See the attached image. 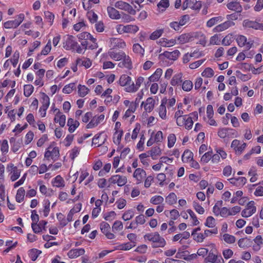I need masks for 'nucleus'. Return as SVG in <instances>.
Segmentation results:
<instances>
[{
    "instance_id": "36",
    "label": "nucleus",
    "mask_w": 263,
    "mask_h": 263,
    "mask_svg": "<svg viewBox=\"0 0 263 263\" xmlns=\"http://www.w3.org/2000/svg\"><path fill=\"white\" fill-rule=\"evenodd\" d=\"M25 191L23 187H20L18 189L15 196L16 201L17 202H21L24 200Z\"/></svg>"
},
{
    "instance_id": "57",
    "label": "nucleus",
    "mask_w": 263,
    "mask_h": 263,
    "mask_svg": "<svg viewBox=\"0 0 263 263\" xmlns=\"http://www.w3.org/2000/svg\"><path fill=\"white\" fill-rule=\"evenodd\" d=\"M134 212L132 210L126 211L122 215V218L125 221H127L133 218Z\"/></svg>"
},
{
    "instance_id": "1",
    "label": "nucleus",
    "mask_w": 263,
    "mask_h": 263,
    "mask_svg": "<svg viewBox=\"0 0 263 263\" xmlns=\"http://www.w3.org/2000/svg\"><path fill=\"white\" fill-rule=\"evenodd\" d=\"M144 238L153 242V248L163 247L166 244L164 239L158 232L146 234L144 236Z\"/></svg>"
},
{
    "instance_id": "32",
    "label": "nucleus",
    "mask_w": 263,
    "mask_h": 263,
    "mask_svg": "<svg viewBox=\"0 0 263 263\" xmlns=\"http://www.w3.org/2000/svg\"><path fill=\"white\" fill-rule=\"evenodd\" d=\"M12 151L15 153L18 151L21 147V143L19 141H16L14 138H11L10 139Z\"/></svg>"
},
{
    "instance_id": "59",
    "label": "nucleus",
    "mask_w": 263,
    "mask_h": 263,
    "mask_svg": "<svg viewBox=\"0 0 263 263\" xmlns=\"http://www.w3.org/2000/svg\"><path fill=\"white\" fill-rule=\"evenodd\" d=\"M219 256L215 254L213 252H210L208 256L204 259L205 262H211L213 263L216 259H217Z\"/></svg>"
},
{
    "instance_id": "35",
    "label": "nucleus",
    "mask_w": 263,
    "mask_h": 263,
    "mask_svg": "<svg viewBox=\"0 0 263 263\" xmlns=\"http://www.w3.org/2000/svg\"><path fill=\"white\" fill-rule=\"evenodd\" d=\"M182 74L179 73L174 75L171 80V84L173 86L179 85L182 82Z\"/></svg>"
},
{
    "instance_id": "42",
    "label": "nucleus",
    "mask_w": 263,
    "mask_h": 263,
    "mask_svg": "<svg viewBox=\"0 0 263 263\" xmlns=\"http://www.w3.org/2000/svg\"><path fill=\"white\" fill-rule=\"evenodd\" d=\"M190 236V234L189 232L185 231L183 232L182 233L178 234L175 235L173 237V241H178L179 239H188Z\"/></svg>"
},
{
    "instance_id": "58",
    "label": "nucleus",
    "mask_w": 263,
    "mask_h": 263,
    "mask_svg": "<svg viewBox=\"0 0 263 263\" xmlns=\"http://www.w3.org/2000/svg\"><path fill=\"white\" fill-rule=\"evenodd\" d=\"M123 226L121 221L117 220L116 221L112 226V231L114 232L121 231L123 229Z\"/></svg>"
},
{
    "instance_id": "64",
    "label": "nucleus",
    "mask_w": 263,
    "mask_h": 263,
    "mask_svg": "<svg viewBox=\"0 0 263 263\" xmlns=\"http://www.w3.org/2000/svg\"><path fill=\"white\" fill-rule=\"evenodd\" d=\"M87 16L89 21L91 23H94L97 22L98 19V15L92 11H89L87 13Z\"/></svg>"
},
{
    "instance_id": "26",
    "label": "nucleus",
    "mask_w": 263,
    "mask_h": 263,
    "mask_svg": "<svg viewBox=\"0 0 263 263\" xmlns=\"http://www.w3.org/2000/svg\"><path fill=\"white\" fill-rule=\"evenodd\" d=\"M192 37V36L190 33H184L179 35L177 38L176 41H177L179 44H183L189 42Z\"/></svg>"
},
{
    "instance_id": "27",
    "label": "nucleus",
    "mask_w": 263,
    "mask_h": 263,
    "mask_svg": "<svg viewBox=\"0 0 263 263\" xmlns=\"http://www.w3.org/2000/svg\"><path fill=\"white\" fill-rule=\"evenodd\" d=\"M77 65L83 66L86 68H89L91 65V61L89 59L87 58H82L78 59L76 60Z\"/></svg>"
},
{
    "instance_id": "56",
    "label": "nucleus",
    "mask_w": 263,
    "mask_h": 263,
    "mask_svg": "<svg viewBox=\"0 0 263 263\" xmlns=\"http://www.w3.org/2000/svg\"><path fill=\"white\" fill-rule=\"evenodd\" d=\"M51 159L53 161H56L58 160L60 156V153H59V149L58 147H53L52 146V148L51 149Z\"/></svg>"
},
{
    "instance_id": "23",
    "label": "nucleus",
    "mask_w": 263,
    "mask_h": 263,
    "mask_svg": "<svg viewBox=\"0 0 263 263\" xmlns=\"http://www.w3.org/2000/svg\"><path fill=\"white\" fill-rule=\"evenodd\" d=\"M146 172L142 168H138L135 171L133 177L138 181V183H140L143 179L146 177Z\"/></svg>"
},
{
    "instance_id": "38",
    "label": "nucleus",
    "mask_w": 263,
    "mask_h": 263,
    "mask_svg": "<svg viewBox=\"0 0 263 263\" xmlns=\"http://www.w3.org/2000/svg\"><path fill=\"white\" fill-rule=\"evenodd\" d=\"M222 239L229 244L233 243L236 241V238L234 236L228 233L224 234L222 236Z\"/></svg>"
},
{
    "instance_id": "63",
    "label": "nucleus",
    "mask_w": 263,
    "mask_h": 263,
    "mask_svg": "<svg viewBox=\"0 0 263 263\" xmlns=\"http://www.w3.org/2000/svg\"><path fill=\"white\" fill-rule=\"evenodd\" d=\"M233 41V37L232 34H229L226 35L222 41V44L224 46L230 45Z\"/></svg>"
},
{
    "instance_id": "48",
    "label": "nucleus",
    "mask_w": 263,
    "mask_h": 263,
    "mask_svg": "<svg viewBox=\"0 0 263 263\" xmlns=\"http://www.w3.org/2000/svg\"><path fill=\"white\" fill-rule=\"evenodd\" d=\"M41 253V251L35 249H32L29 251V256L32 260L35 261Z\"/></svg>"
},
{
    "instance_id": "51",
    "label": "nucleus",
    "mask_w": 263,
    "mask_h": 263,
    "mask_svg": "<svg viewBox=\"0 0 263 263\" xmlns=\"http://www.w3.org/2000/svg\"><path fill=\"white\" fill-rule=\"evenodd\" d=\"M11 180L12 181H14L17 180L20 176V171L16 167H14L11 172Z\"/></svg>"
},
{
    "instance_id": "12",
    "label": "nucleus",
    "mask_w": 263,
    "mask_h": 263,
    "mask_svg": "<svg viewBox=\"0 0 263 263\" xmlns=\"http://www.w3.org/2000/svg\"><path fill=\"white\" fill-rule=\"evenodd\" d=\"M144 78L142 77H139L136 80V84L133 82L132 85L129 86L127 89L129 91V92H136L140 87L141 85L144 82Z\"/></svg>"
},
{
    "instance_id": "6",
    "label": "nucleus",
    "mask_w": 263,
    "mask_h": 263,
    "mask_svg": "<svg viewBox=\"0 0 263 263\" xmlns=\"http://www.w3.org/2000/svg\"><path fill=\"white\" fill-rule=\"evenodd\" d=\"M256 208L255 206V202L251 201L247 205V207L241 212V216L243 217L247 218L256 212Z\"/></svg>"
},
{
    "instance_id": "44",
    "label": "nucleus",
    "mask_w": 263,
    "mask_h": 263,
    "mask_svg": "<svg viewBox=\"0 0 263 263\" xmlns=\"http://www.w3.org/2000/svg\"><path fill=\"white\" fill-rule=\"evenodd\" d=\"M193 87V83L190 80H185L182 82V88L185 91H191Z\"/></svg>"
},
{
    "instance_id": "2",
    "label": "nucleus",
    "mask_w": 263,
    "mask_h": 263,
    "mask_svg": "<svg viewBox=\"0 0 263 263\" xmlns=\"http://www.w3.org/2000/svg\"><path fill=\"white\" fill-rule=\"evenodd\" d=\"M63 47L66 50H72L76 51L78 53L83 52V49L78 44L72 35H67L65 42L63 43Z\"/></svg>"
},
{
    "instance_id": "37",
    "label": "nucleus",
    "mask_w": 263,
    "mask_h": 263,
    "mask_svg": "<svg viewBox=\"0 0 263 263\" xmlns=\"http://www.w3.org/2000/svg\"><path fill=\"white\" fill-rule=\"evenodd\" d=\"M52 183L53 185L57 187H64L65 185L64 180L60 175H58L54 178Z\"/></svg>"
},
{
    "instance_id": "13",
    "label": "nucleus",
    "mask_w": 263,
    "mask_h": 263,
    "mask_svg": "<svg viewBox=\"0 0 263 263\" xmlns=\"http://www.w3.org/2000/svg\"><path fill=\"white\" fill-rule=\"evenodd\" d=\"M155 104V100L153 98L149 97L146 99L145 102H142L141 106H144V110L146 112H150L153 110Z\"/></svg>"
},
{
    "instance_id": "5",
    "label": "nucleus",
    "mask_w": 263,
    "mask_h": 263,
    "mask_svg": "<svg viewBox=\"0 0 263 263\" xmlns=\"http://www.w3.org/2000/svg\"><path fill=\"white\" fill-rule=\"evenodd\" d=\"M24 17V14L21 13L14 20L8 21L4 23V27L6 29L16 28L22 23Z\"/></svg>"
},
{
    "instance_id": "53",
    "label": "nucleus",
    "mask_w": 263,
    "mask_h": 263,
    "mask_svg": "<svg viewBox=\"0 0 263 263\" xmlns=\"http://www.w3.org/2000/svg\"><path fill=\"white\" fill-rule=\"evenodd\" d=\"M214 74V70L210 67L206 68L201 73L202 76L205 78H211Z\"/></svg>"
},
{
    "instance_id": "50",
    "label": "nucleus",
    "mask_w": 263,
    "mask_h": 263,
    "mask_svg": "<svg viewBox=\"0 0 263 263\" xmlns=\"http://www.w3.org/2000/svg\"><path fill=\"white\" fill-rule=\"evenodd\" d=\"M204 224L209 228H214L216 226L215 219L212 216H209L207 217Z\"/></svg>"
},
{
    "instance_id": "62",
    "label": "nucleus",
    "mask_w": 263,
    "mask_h": 263,
    "mask_svg": "<svg viewBox=\"0 0 263 263\" xmlns=\"http://www.w3.org/2000/svg\"><path fill=\"white\" fill-rule=\"evenodd\" d=\"M236 41L239 47H243L246 45L247 39L245 36L240 35L237 36Z\"/></svg>"
},
{
    "instance_id": "40",
    "label": "nucleus",
    "mask_w": 263,
    "mask_h": 263,
    "mask_svg": "<svg viewBox=\"0 0 263 263\" xmlns=\"http://www.w3.org/2000/svg\"><path fill=\"white\" fill-rule=\"evenodd\" d=\"M222 201H218L213 208V212L216 216L220 215V210L222 206Z\"/></svg>"
},
{
    "instance_id": "41",
    "label": "nucleus",
    "mask_w": 263,
    "mask_h": 263,
    "mask_svg": "<svg viewBox=\"0 0 263 263\" xmlns=\"http://www.w3.org/2000/svg\"><path fill=\"white\" fill-rule=\"evenodd\" d=\"M78 94L81 97H85L89 92V89L85 85L79 84L78 86Z\"/></svg>"
},
{
    "instance_id": "54",
    "label": "nucleus",
    "mask_w": 263,
    "mask_h": 263,
    "mask_svg": "<svg viewBox=\"0 0 263 263\" xmlns=\"http://www.w3.org/2000/svg\"><path fill=\"white\" fill-rule=\"evenodd\" d=\"M76 88V84L71 83L64 86L63 89V92L64 93H70Z\"/></svg>"
},
{
    "instance_id": "49",
    "label": "nucleus",
    "mask_w": 263,
    "mask_h": 263,
    "mask_svg": "<svg viewBox=\"0 0 263 263\" xmlns=\"http://www.w3.org/2000/svg\"><path fill=\"white\" fill-rule=\"evenodd\" d=\"M170 5L168 0H161L157 5L158 9L161 11H164Z\"/></svg>"
},
{
    "instance_id": "20",
    "label": "nucleus",
    "mask_w": 263,
    "mask_h": 263,
    "mask_svg": "<svg viewBox=\"0 0 263 263\" xmlns=\"http://www.w3.org/2000/svg\"><path fill=\"white\" fill-rule=\"evenodd\" d=\"M121 62L119 63L118 66L121 68H126L129 69L132 68V62L129 56L126 55L125 54V57H123V59Z\"/></svg>"
},
{
    "instance_id": "25",
    "label": "nucleus",
    "mask_w": 263,
    "mask_h": 263,
    "mask_svg": "<svg viewBox=\"0 0 263 263\" xmlns=\"http://www.w3.org/2000/svg\"><path fill=\"white\" fill-rule=\"evenodd\" d=\"M104 134V132H101L99 134L96 135L92 139V145H97V146H100L104 143L106 140L107 136H104V139L101 141L99 140L100 137Z\"/></svg>"
},
{
    "instance_id": "4",
    "label": "nucleus",
    "mask_w": 263,
    "mask_h": 263,
    "mask_svg": "<svg viewBox=\"0 0 263 263\" xmlns=\"http://www.w3.org/2000/svg\"><path fill=\"white\" fill-rule=\"evenodd\" d=\"M115 7L119 9L126 11L133 15H135L136 14V11L130 5L122 1H119L116 2Z\"/></svg>"
},
{
    "instance_id": "30",
    "label": "nucleus",
    "mask_w": 263,
    "mask_h": 263,
    "mask_svg": "<svg viewBox=\"0 0 263 263\" xmlns=\"http://www.w3.org/2000/svg\"><path fill=\"white\" fill-rule=\"evenodd\" d=\"M149 156H151L153 160L156 159L157 157L161 155V151L159 147L155 146L152 148V149L148 152Z\"/></svg>"
},
{
    "instance_id": "31",
    "label": "nucleus",
    "mask_w": 263,
    "mask_h": 263,
    "mask_svg": "<svg viewBox=\"0 0 263 263\" xmlns=\"http://www.w3.org/2000/svg\"><path fill=\"white\" fill-rule=\"evenodd\" d=\"M135 246V244H132L129 242L119 245L116 247V249L122 251H127Z\"/></svg>"
},
{
    "instance_id": "28",
    "label": "nucleus",
    "mask_w": 263,
    "mask_h": 263,
    "mask_svg": "<svg viewBox=\"0 0 263 263\" xmlns=\"http://www.w3.org/2000/svg\"><path fill=\"white\" fill-rule=\"evenodd\" d=\"M79 125L80 123L78 121L74 120L72 118L68 119L67 125L69 126L68 130L70 133H73Z\"/></svg>"
},
{
    "instance_id": "18",
    "label": "nucleus",
    "mask_w": 263,
    "mask_h": 263,
    "mask_svg": "<svg viewBox=\"0 0 263 263\" xmlns=\"http://www.w3.org/2000/svg\"><path fill=\"white\" fill-rule=\"evenodd\" d=\"M258 22L250 19H245L242 22V26L246 29H253L257 30Z\"/></svg>"
},
{
    "instance_id": "52",
    "label": "nucleus",
    "mask_w": 263,
    "mask_h": 263,
    "mask_svg": "<svg viewBox=\"0 0 263 263\" xmlns=\"http://www.w3.org/2000/svg\"><path fill=\"white\" fill-rule=\"evenodd\" d=\"M9 150L8 142L7 140H3L1 145V151L3 155H6Z\"/></svg>"
},
{
    "instance_id": "22",
    "label": "nucleus",
    "mask_w": 263,
    "mask_h": 263,
    "mask_svg": "<svg viewBox=\"0 0 263 263\" xmlns=\"http://www.w3.org/2000/svg\"><path fill=\"white\" fill-rule=\"evenodd\" d=\"M234 23L231 21H227L225 22L217 25L214 29L215 32H221L227 29L230 27L233 26Z\"/></svg>"
},
{
    "instance_id": "55",
    "label": "nucleus",
    "mask_w": 263,
    "mask_h": 263,
    "mask_svg": "<svg viewBox=\"0 0 263 263\" xmlns=\"http://www.w3.org/2000/svg\"><path fill=\"white\" fill-rule=\"evenodd\" d=\"M100 122L99 121V119H98L97 116H94L92 119L91 120L90 122L87 125V128H91L97 126Z\"/></svg>"
},
{
    "instance_id": "8",
    "label": "nucleus",
    "mask_w": 263,
    "mask_h": 263,
    "mask_svg": "<svg viewBox=\"0 0 263 263\" xmlns=\"http://www.w3.org/2000/svg\"><path fill=\"white\" fill-rule=\"evenodd\" d=\"M240 144V141L237 139L234 140L231 143V147L235 150L237 155H240L247 146L246 143H243L241 145H239Z\"/></svg>"
},
{
    "instance_id": "33",
    "label": "nucleus",
    "mask_w": 263,
    "mask_h": 263,
    "mask_svg": "<svg viewBox=\"0 0 263 263\" xmlns=\"http://www.w3.org/2000/svg\"><path fill=\"white\" fill-rule=\"evenodd\" d=\"M160 43L161 45L163 47H172L176 44V40H167L165 38H162L160 40Z\"/></svg>"
},
{
    "instance_id": "60",
    "label": "nucleus",
    "mask_w": 263,
    "mask_h": 263,
    "mask_svg": "<svg viewBox=\"0 0 263 263\" xmlns=\"http://www.w3.org/2000/svg\"><path fill=\"white\" fill-rule=\"evenodd\" d=\"M19 57V52L18 51H15L13 54L12 58L10 59V61L14 67H15L18 63Z\"/></svg>"
},
{
    "instance_id": "11",
    "label": "nucleus",
    "mask_w": 263,
    "mask_h": 263,
    "mask_svg": "<svg viewBox=\"0 0 263 263\" xmlns=\"http://www.w3.org/2000/svg\"><path fill=\"white\" fill-rule=\"evenodd\" d=\"M180 54V52L178 50H175L173 51H164L163 53L160 54V57L163 56L166 59L172 60H176Z\"/></svg>"
},
{
    "instance_id": "16",
    "label": "nucleus",
    "mask_w": 263,
    "mask_h": 263,
    "mask_svg": "<svg viewBox=\"0 0 263 263\" xmlns=\"http://www.w3.org/2000/svg\"><path fill=\"white\" fill-rule=\"evenodd\" d=\"M54 111L56 113L54 119L55 122L59 123L62 127L64 126L66 122V116L64 115H61L59 109H55Z\"/></svg>"
},
{
    "instance_id": "46",
    "label": "nucleus",
    "mask_w": 263,
    "mask_h": 263,
    "mask_svg": "<svg viewBox=\"0 0 263 263\" xmlns=\"http://www.w3.org/2000/svg\"><path fill=\"white\" fill-rule=\"evenodd\" d=\"M34 87L32 85L28 84L24 86V95L26 97H29L32 93Z\"/></svg>"
},
{
    "instance_id": "7",
    "label": "nucleus",
    "mask_w": 263,
    "mask_h": 263,
    "mask_svg": "<svg viewBox=\"0 0 263 263\" xmlns=\"http://www.w3.org/2000/svg\"><path fill=\"white\" fill-rule=\"evenodd\" d=\"M127 178L125 176H121L119 175H113L109 179L108 181L111 183H117L119 186H122L127 183Z\"/></svg>"
},
{
    "instance_id": "15",
    "label": "nucleus",
    "mask_w": 263,
    "mask_h": 263,
    "mask_svg": "<svg viewBox=\"0 0 263 263\" xmlns=\"http://www.w3.org/2000/svg\"><path fill=\"white\" fill-rule=\"evenodd\" d=\"M126 46L123 40L119 38H111L110 39V47L112 48H124Z\"/></svg>"
},
{
    "instance_id": "21",
    "label": "nucleus",
    "mask_w": 263,
    "mask_h": 263,
    "mask_svg": "<svg viewBox=\"0 0 263 263\" xmlns=\"http://www.w3.org/2000/svg\"><path fill=\"white\" fill-rule=\"evenodd\" d=\"M85 252V250L83 248L73 249L69 251L67 255L70 258H74L83 255Z\"/></svg>"
},
{
    "instance_id": "43",
    "label": "nucleus",
    "mask_w": 263,
    "mask_h": 263,
    "mask_svg": "<svg viewBox=\"0 0 263 263\" xmlns=\"http://www.w3.org/2000/svg\"><path fill=\"white\" fill-rule=\"evenodd\" d=\"M177 201V196L174 193H171L165 198V202L170 205L175 203Z\"/></svg>"
},
{
    "instance_id": "14",
    "label": "nucleus",
    "mask_w": 263,
    "mask_h": 263,
    "mask_svg": "<svg viewBox=\"0 0 263 263\" xmlns=\"http://www.w3.org/2000/svg\"><path fill=\"white\" fill-rule=\"evenodd\" d=\"M227 7L231 10L235 11L236 13H240L242 10V8L239 2L233 0L227 4Z\"/></svg>"
},
{
    "instance_id": "19",
    "label": "nucleus",
    "mask_w": 263,
    "mask_h": 263,
    "mask_svg": "<svg viewBox=\"0 0 263 263\" xmlns=\"http://www.w3.org/2000/svg\"><path fill=\"white\" fill-rule=\"evenodd\" d=\"M107 11L109 17L112 20H119L121 18L119 11L112 7L108 6Z\"/></svg>"
},
{
    "instance_id": "9",
    "label": "nucleus",
    "mask_w": 263,
    "mask_h": 263,
    "mask_svg": "<svg viewBox=\"0 0 263 263\" xmlns=\"http://www.w3.org/2000/svg\"><path fill=\"white\" fill-rule=\"evenodd\" d=\"M167 100L166 99H163L161 100V104L158 108V112L160 118L162 120H166L167 119V111L166 108V104H167Z\"/></svg>"
},
{
    "instance_id": "24",
    "label": "nucleus",
    "mask_w": 263,
    "mask_h": 263,
    "mask_svg": "<svg viewBox=\"0 0 263 263\" xmlns=\"http://www.w3.org/2000/svg\"><path fill=\"white\" fill-rule=\"evenodd\" d=\"M108 55L109 57L116 61H120L125 57V53L123 51L117 52L112 49H110L108 52Z\"/></svg>"
},
{
    "instance_id": "10",
    "label": "nucleus",
    "mask_w": 263,
    "mask_h": 263,
    "mask_svg": "<svg viewBox=\"0 0 263 263\" xmlns=\"http://www.w3.org/2000/svg\"><path fill=\"white\" fill-rule=\"evenodd\" d=\"M133 81L132 80V78L126 75L123 74L122 75L119 79V84L122 86H124L125 90L126 92H129V91L127 90V88L132 85Z\"/></svg>"
},
{
    "instance_id": "61",
    "label": "nucleus",
    "mask_w": 263,
    "mask_h": 263,
    "mask_svg": "<svg viewBox=\"0 0 263 263\" xmlns=\"http://www.w3.org/2000/svg\"><path fill=\"white\" fill-rule=\"evenodd\" d=\"M168 143L167 146L169 148L172 147L176 141V136L174 134L169 135L167 138Z\"/></svg>"
},
{
    "instance_id": "47",
    "label": "nucleus",
    "mask_w": 263,
    "mask_h": 263,
    "mask_svg": "<svg viewBox=\"0 0 263 263\" xmlns=\"http://www.w3.org/2000/svg\"><path fill=\"white\" fill-rule=\"evenodd\" d=\"M163 201V197L159 195L154 196L150 199L151 203L155 205L160 204L162 203Z\"/></svg>"
},
{
    "instance_id": "34",
    "label": "nucleus",
    "mask_w": 263,
    "mask_h": 263,
    "mask_svg": "<svg viewBox=\"0 0 263 263\" xmlns=\"http://www.w3.org/2000/svg\"><path fill=\"white\" fill-rule=\"evenodd\" d=\"M193 154L192 152L189 150H185L182 156V160L183 162H189L191 160H193Z\"/></svg>"
},
{
    "instance_id": "39",
    "label": "nucleus",
    "mask_w": 263,
    "mask_h": 263,
    "mask_svg": "<svg viewBox=\"0 0 263 263\" xmlns=\"http://www.w3.org/2000/svg\"><path fill=\"white\" fill-rule=\"evenodd\" d=\"M123 133L122 130H116L115 133L113 137V141L115 144L119 145L120 143Z\"/></svg>"
},
{
    "instance_id": "17",
    "label": "nucleus",
    "mask_w": 263,
    "mask_h": 263,
    "mask_svg": "<svg viewBox=\"0 0 263 263\" xmlns=\"http://www.w3.org/2000/svg\"><path fill=\"white\" fill-rule=\"evenodd\" d=\"M230 183L236 186H243L247 182V179L243 177L232 178L229 179Z\"/></svg>"
},
{
    "instance_id": "45",
    "label": "nucleus",
    "mask_w": 263,
    "mask_h": 263,
    "mask_svg": "<svg viewBox=\"0 0 263 263\" xmlns=\"http://www.w3.org/2000/svg\"><path fill=\"white\" fill-rule=\"evenodd\" d=\"M163 32V29H157L151 33V34L149 36V39L152 40H155L160 37Z\"/></svg>"
},
{
    "instance_id": "29",
    "label": "nucleus",
    "mask_w": 263,
    "mask_h": 263,
    "mask_svg": "<svg viewBox=\"0 0 263 263\" xmlns=\"http://www.w3.org/2000/svg\"><path fill=\"white\" fill-rule=\"evenodd\" d=\"M162 74V70L161 68H157L154 73L149 77V81L147 83V84H148L149 82L157 81Z\"/></svg>"
},
{
    "instance_id": "3",
    "label": "nucleus",
    "mask_w": 263,
    "mask_h": 263,
    "mask_svg": "<svg viewBox=\"0 0 263 263\" xmlns=\"http://www.w3.org/2000/svg\"><path fill=\"white\" fill-rule=\"evenodd\" d=\"M138 26L136 25H123L119 24L116 26V30L119 34L124 33L135 34L139 30Z\"/></svg>"
}]
</instances>
